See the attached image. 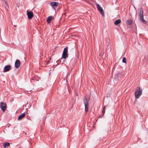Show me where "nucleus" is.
<instances>
[{
  "mask_svg": "<svg viewBox=\"0 0 148 148\" xmlns=\"http://www.w3.org/2000/svg\"><path fill=\"white\" fill-rule=\"evenodd\" d=\"M58 61H58V60L56 61V62H58Z\"/></svg>",
  "mask_w": 148,
  "mask_h": 148,
  "instance_id": "b1692460",
  "label": "nucleus"
},
{
  "mask_svg": "<svg viewBox=\"0 0 148 148\" xmlns=\"http://www.w3.org/2000/svg\"><path fill=\"white\" fill-rule=\"evenodd\" d=\"M11 68V66L10 65L5 66L3 68V72H5L8 71Z\"/></svg>",
  "mask_w": 148,
  "mask_h": 148,
  "instance_id": "1a4fd4ad",
  "label": "nucleus"
},
{
  "mask_svg": "<svg viewBox=\"0 0 148 148\" xmlns=\"http://www.w3.org/2000/svg\"><path fill=\"white\" fill-rule=\"evenodd\" d=\"M68 49L67 47H65L64 48L62 55V57L61 58V59H65L68 57Z\"/></svg>",
  "mask_w": 148,
  "mask_h": 148,
  "instance_id": "f03ea898",
  "label": "nucleus"
},
{
  "mask_svg": "<svg viewBox=\"0 0 148 148\" xmlns=\"http://www.w3.org/2000/svg\"><path fill=\"white\" fill-rule=\"evenodd\" d=\"M27 15L28 18L31 19L34 16V14L32 11H28L27 10Z\"/></svg>",
  "mask_w": 148,
  "mask_h": 148,
  "instance_id": "6e6552de",
  "label": "nucleus"
},
{
  "mask_svg": "<svg viewBox=\"0 0 148 148\" xmlns=\"http://www.w3.org/2000/svg\"><path fill=\"white\" fill-rule=\"evenodd\" d=\"M122 62L124 63H126L127 62L126 59L125 57H123V58Z\"/></svg>",
  "mask_w": 148,
  "mask_h": 148,
  "instance_id": "6ab92c4d",
  "label": "nucleus"
},
{
  "mask_svg": "<svg viewBox=\"0 0 148 148\" xmlns=\"http://www.w3.org/2000/svg\"><path fill=\"white\" fill-rule=\"evenodd\" d=\"M103 115V114L102 115H99V118H101Z\"/></svg>",
  "mask_w": 148,
  "mask_h": 148,
  "instance_id": "aec40b11",
  "label": "nucleus"
},
{
  "mask_svg": "<svg viewBox=\"0 0 148 148\" xmlns=\"http://www.w3.org/2000/svg\"><path fill=\"white\" fill-rule=\"evenodd\" d=\"M121 22V21L120 19H118L116 20L114 22V24L115 25H119Z\"/></svg>",
  "mask_w": 148,
  "mask_h": 148,
  "instance_id": "2eb2a0df",
  "label": "nucleus"
},
{
  "mask_svg": "<svg viewBox=\"0 0 148 148\" xmlns=\"http://www.w3.org/2000/svg\"><path fill=\"white\" fill-rule=\"evenodd\" d=\"M20 64L21 62L20 60L17 59L15 62V67L16 69L18 68L20 66Z\"/></svg>",
  "mask_w": 148,
  "mask_h": 148,
  "instance_id": "9d476101",
  "label": "nucleus"
},
{
  "mask_svg": "<svg viewBox=\"0 0 148 148\" xmlns=\"http://www.w3.org/2000/svg\"><path fill=\"white\" fill-rule=\"evenodd\" d=\"M0 107L2 111L4 112L6 109L7 108V104L5 102H0Z\"/></svg>",
  "mask_w": 148,
  "mask_h": 148,
  "instance_id": "39448f33",
  "label": "nucleus"
},
{
  "mask_svg": "<svg viewBox=\"0 0 148 148\" xmlns=\"http://www.w3.org/2000/svg\"><path fill=\"white\" fill-rule=\"evenodd\" d=\"M96 5L97 8L99 12H100V14L102 16H104V11L102 8H101L98 3H96Z\"/></svg>",
  "mask_w": 148,
  "mask_h": 148,
  "instance_id": "423d86ee",
  "label": "nucleus"
},
{
  "mask_svg": "<svg viewBox=\"0 0 148 148\" xmlns=\"http://www.w3.org/2000/svg\"><path fill=\"white\" fill-rule=\"evenodd\" d=\"M90 99L87 98L85 97L84 99V103L85 106V110L86 112L88 111V104Z\"/></svg>",
  "mask_w": 148,
  "mask_h": 148,
  "instance_id": "7ed1b4c3",
  "label": "nucleus"
},
{
  "mask_svg": "<svg viewBox=\"0 0 148 148\" xmlns=\"http://www.w3.org/2000/svg\"><path fill=\"white\" fill-rule=\"evenodd\" d=\"M105 109L106 106H104L103 108V110L102 112V114H103V115H104V114L105 112Z\"/></svg>",
  "mask_w": 148,
  "mask_h": 148,
  "instance_id": "a211bd4d",
  "label": "nucleus"
},
{
  "mask_svg": "<svg viewBox=\"0 0 148 148\" xmlns=\"http://www.w3.org/2000/svg\"><path fill=\"white\" fill-rule=\"evenodd\" d=\"M59 3L56 2H53L50 3V5L53 8V6L57 7L58 6Z\"/></svg>",
  "mask_w": 148,
  "mask_h": 148,
  "instance_id": "f8f14e48",
  "label": "nucleus"
},
{
  "mask_svg": "<svg viewBox=\"0 0 148 148\" xmlns=\"http://www.w3.org/2000/svg\"><path fill=\"white\" fill-rule=\"evenodd\" d=\"M71 1H74V0H71Z\"/></svg>",
  "mask_w": 148,
  "mask_h": 148,
  "instance_id": "bb28decb",
  "label": "nucleus"
},
{
  "mask_svg": "<svg viewBox=\"0 0 148 148\" xmlns=\"http://www.w3.org/2000/svg\"><path fill=\"white\" fill-rule=\"evenodd\" d=\"M109 40H108L107 41V47H106V50L109 51H110L111 49V48L110 47V46L109 44Z\"/></svg>",
  "mask_w": 148,
  "mask_h": 148,
  "instance_id": "9b49d317",
  "label": "nucleus"
},
{
  "mask_svg": "<svg viewBox=\"0 0 148 148\" xmlns=\"http://www.w3.org/2000/svg\"><path fill=\"white\" fill-rule=\"evenodd\" d=\"M10 144L8 142H5L3 144V145L5 148H6L8 147L9 146Z\"/></svg>",
  "mask_w": 148,
  "mask_h": 148,
  "instance_id": "dca6fc26",
  "label": "nucleus"
},
{
  "mask_svg": "<svg viewBox=\"0 0 148 148\" xmlns=\"http://www.w3.org/2000/svg\"><path fill=\"white\" fill-rule=\"evenodd\" d=\"M14 27H16V26L15 25H14Z\"/></svg>",
  "mask_w": 148,
  "mask_h": 148,
  "instance_id": "5701e85b",
  "label": "nucleus"
},
{
  "mask_svg": "<svg viewBox=\"0 0 148 148\" xmlns=\"http://www.w3.org/2000/svg\"><path fill=\"white\" fill-rule=\"evenodd\" d=\"M4 0V1H5H5H6L5 0Z\"/></svg>",
  "mask_w": 148,
  "mask_h": 148,
  "instance_id": "a878e982",
  "label": "nucleus"
},
{
  "mask_svg": "<svg viewBox=\"0 0 148 148\" xmlns=\"http://www.w3.org/2000/svg\"><path fill=\"white\" fill-rule=\"evenodd\" d=\"M53 66H53V67H51L50 68V70H53Z\"/></svg>",
  "mask_w": 148,
  "mask_h": 148,
  "instance_id": "4be33fe9",
  "label": "nucleus"
},
{
  "mask_svg": "<svg viewBox=\"0 0 148 148\" xmlns=\"http://www.w3.org/2000/svg\"><path fill=\"white\" fill-rule=\"evenodd\" d=\"M142 92V89L140 87H138L135 91V97L136 99L139 98L141 95Z\"/></svg>",
  "mask_w": 148,
  "mask_h": 148,
  "instance_id": "f257e3e1",
  "label": "nucleus"
},
{
  "mask_svg": "<svg viewBox=\"0 0 148 148\" xmlns=\"http://www.w3.org/2000/svg\"><path fill=\"white\" fill-rule=\"evenodd\" d=\"M139 16L140 19L141 21L144 24H146L147 21L143 18V10L142 8H141L140 9V12L139 13Z\"/></svg>",
  "mask_w": 148,
  "mask_h": 148,
  "instance_id": "20e7f679",
  "label": "nucleus"
},
{
  "mask_svg": "<svg viewBox=\"0 0 148 148\" xmlns=\"http://www.w3.org/2000/svg\"><path fill=\"white\" fill-rule=\"evenodd\" d=\"M64 61H65V60H64L63 61V62H64Z\"/></svg>",
  "mask_w": 148,
  "mask_h": 148,
  "instance_id": "393cba45",
  "label": "nucleus"
},
{
  "mask_svg": "<svg viewBox=\"0 0 148 148\" xmlns=\"http://www.w3.org/2000/svg\"><path fill=\"white\" fill-rule=\"evenodd\" d=\"M123 76V75L121 73H118L115 74L114 77V79L115 80L118 81Z\"/></svg>",
  "mask_w": 148,
  "mask_h": 148,
  "instance_id": "0eeeda50",
  "label": "nucleus"
},
{
  "mask_svg": "<svg viewBox=\"0 0 148 148\" xmlns=\"http://www.w3.org/2000/svg\"><path fill=\"white\" fill-rule=\"evenodd\" d=\"M5 4L8 6V3L7 1H5Z\"/></svg>",
  "mask_w": 148,
  "mask_h": 148,
  "instance_id": "412c9836",
  "label": "nucleus"
},
{
  "mask_svg": "<svg viewBox=\"0 0 148 148\" xmlns=\"http://www.w3.org/2000/svg\"><path fill=\"white\" fill-rule=\"evenodd\" d=\"M126 23L128 25H131L132 23V21L130 19H128L126 21Z\"/></svg>",
  "mask_w": 148,
  "mask_h": 148,
  "instance_id": "f3484780",
  "label": "nucleus"
},
{
  "mask_svg": "<svg viewBox=\"0 0 148 148\" xmlns=\"http://www.w3.org/2000/svg\"><path fill=\"white\" fill-rule=\"evenodd\" d=\"M54 18L53 16H49L47 19V22L48 23H50L51 20L53 19Z\"/></svg>",
  "mask_w": 148,
  "mask_h": 148,
  "instance_id": "4468645a",
  "label": "nucleus"
},
{
  "mask_svg": "<svg viewBox=\"0 0 148 148\" xmlns=\"http://www.w3.org/2000/svg\"><path fill=\"white\" fill-rule=\"evenodd\" d=\"M25 114H26L25 112L23 113L18 116L17 119L19 121L21 120L25 115Z\"/></svg>",
  "mask_w": 148,
  "mask_h": 148,
  "instance_id": "ddd939ff",
  "label": "nucleus"
}]
</instances>
